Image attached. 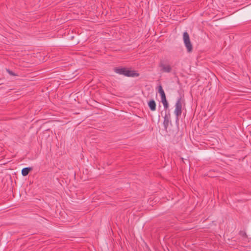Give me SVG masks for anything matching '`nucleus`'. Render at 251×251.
<instances>
[{
	"label": "nucleus",
	"instance_id": "10",
	"mask_svg": "<svg viewBox=\"0 0 251 251\" xmlns=\"http://www.w3.org/2000/svg\"><path fill=\"white\" fill-rule=\"evenodd\" d=\"M6 72L10 75L12 76H17L18 75H16L14 72H12V71L10 70L9 69H6Z\"/></svg>",
	"mask_w": 251,
	"mask_h": 251
},
{
	"label": "nucleus",
	"instance_id": "4",
	"mask_svg": "<svg viewBox=\"0 0 251 251\" xmlns=\"http://www.w3.org/2000/svg\"><path fill=\"white\" fill-rule=\"evenodd\" d=\"M159 67L160 68V71L162 73H170L172 68L170 65L164 60H161L159 63Z\"/></svg>",
	"mask_w": 251,
	"mask_h": 251
},
{
	"label": "nucleus",
	"instance_id": "8",
	"mask_svg": "<svg viewBox=\"0 0 251 251\" xmlns=\"http://www.w3.org/2000/svg\"><path fill=\"white\" fill-rule=\"evenodd\" d=\"M158 92L160 95L161 99L166 98L165 93L161 84L158 86Z\"/></svg>",
	"mask_w": 251,
	"mask_h": 251
},
{
	"label": "nucleus",
	"instance_id": "3",
	"mask_svg": "<svg viewBox=\"0 0 251 251\" xmlns=\"http://www.w3.org/2000/svg\"><path fill=\"white\" fill-rule=\"evenodd\" d=\"M183 39L188 52H192L193 50V46L190 40L189 34L187 32L183 33Z\"/></svg>",
	"mask_w": 251,
	"mask_h": 251
},
{
	"label": "nucleus",
	"instance_id": "9",
	"mask_svg": "<svg viewBox=\"0 0 251 251\" xmlns=\"http://www.w3.org/2000/svg\"><path fill=\"white\" fill-rule=\"evenodd\" d=\"M161 102L163 105L165 109H167L169 107V104L166 98L161 99Z\"/></svg>",
	"mask_w": 251,
	"mask_h": 251
},
{
	"label": "nucleus",
	"instance_id": "1",
	"mask_svg": "<svg viewBox=\"0 0 251 251\" xmlns=\"http://www.w3.org/2000/svg\"><path fill=\"white\" fill-rule=\"evenodd\" d=\"M113 71L116 74L127 77H137L139 75V74L135 71L128 70L126 67H115L113 69Z\"/></svg>",
	"mask_w": 251,
	"mask_h": 251
},
{
	"label": "nucleus",
	"instance_id": "2",
	"mask_svg": "<svg viewBox=\"0 0 251 251\" xmlns=\"http://www.w3.org/2000/svg\"><path fill=\"white\" fill-rule=\"evenodd\" d=\"M183 103V100L181 97H180L178 98L175 104V110L174 111L177 119H178V117L181 115Z\"/></svg>",
	"mask_w": 251,
	"mask_h": 251
},
{
	"label": "nucleus",
	"instance_id": "7",
	"mask_svg": "<svg viewBox=\"0 0 251 251\" xmlns=\"http://www.w3.org/2000/svg\"><path fill=\"white\" fill-rule=\"evenodd\" d=\"M33 170L32 167H26L24 168L22 170V175L23 176H27L29 173Z\"/></svg>",
	"mask_w": 251,
	"mask_h": 251
},
{
	"label": "nucleus",
	"instance_id": "6",
	"mask_svg": "<svg viewBox=\"0 0 251 251\" xmlns=\"http://www.w3.org/2000/svg\"><path fill=\"white\" fill-rule=\"evenodd\" d=\"M148 106L151 111H154L156 110V105L154 100H151L148 102Z\"/></svg>",
	"mask_w": 251,
	"mask_h": 251
},
{
	"label": "nucleus",
	"instance_id": "11",
	"mask_svg": "<svg viewBox=\"0 0 251 251\" xmlns=\"http://www.w3.org/2000/svg\"><path fill=\"white\" fill-rule=\"evenodd\" d=\"M181 160L183 163H185V162H184V158H181Z\"/></svg>",
	"mask_w": 251,
	"mask_h": 251
},
{
	"label": "nucleus",
	"instance_id": "12",
	"mask_svg": "<svg viewBox=\"0 0 251 251\" xmlns=\"http://www.w3.org/2000/svg\"><path fill=\"white\" fill-rule=\"evenodd\" d=\"M5 163H1L0 165H2V164H5Z\"/></svg>",
	"mask_w": 251,
	"mask_h": 251
},
{
	"label": "nucleus",
	"instance_id": "5",
	"mask_svg": "<svg viewBox=\"0 0 251 251\" xmlns=\"http://www.w3.org/2000/svg\"><path fill=\"white\" fill-rule=\"evenodd\" d=\"M170 117L171 115L170 113H168V114H165L164 117L163 126L165 130L167 129L169 124H171V122L170 121Z\"/></svg>",
	"mask_w": 251,
	"mask_h": 251
}]
</instances>
